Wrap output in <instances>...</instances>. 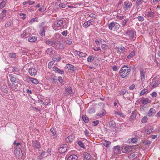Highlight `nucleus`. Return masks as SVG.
<instances>
[{"label": "nucleus", "mask_w": 160, "mask_h": 160, "mask_svg": "<svg viewBox=\"0 0 160 160\" xmlns=\"http://www.w3.org/2000/svg\"><path fill=\"white\" fill-rule=\"evenodd\" d=\"M32 146L35 149H39L40 148L41 146L39 142L38 141H33L32 142Z\"/></svg>", "instance_id": "nucleus-11"}, {"label": "nucleus", "mask_w": 160, "mask_h": 160, "mask_svg": "<svg viewBox=\"0 0 160 160\" xmlns=\"http://www.w3.org/2000/svg\"><path fill=\"white\" fill-rule=\"evenodd\" d=\"M1 90L3 92L7 93L8 92V88L7 86L5 85H3L1 86Z\"/></svg>", "instance_id": "nucleus-26"}, {"label": "nucleus", "mask_w": 160, "mask_h": 160, "mask_svg": "<svg viewBox=\"0 0 160 160\" xmlns=\"http://www.w3.org/2000/svg\"><path fill=\"white\" fill-rule=\"evenodd\" d=\"M28 78L29 80L31 82L35 84H37L39 83V82L38 80L34 78L29 77Z\"/></svg>", "instance_id": "nucleus-25"}, {"label": "nucleus", "mask_w": 160, "mask_h": 160, "mask_svg": "<svg viewBox=\"0 0 160 160\" xmlns=\"http://www.w3.org/2000/svg\"><path fill=\"white\" fill-rule=\"evenodd\" d=\"M9 86L11 88H12L13 89H16L17 88H16L15 84L14 83H10L9 84Z\"/></svg>", "instance_id": "nucleus-55"}, {"label": "nucleus", "mask_w": 160, "mask_h": 160, "mask_svg": "<svg viewBox=\"0 0 160 160\" xmlns=\"http://www.w3.org/2000/svg\"><path fill=\"white\" fill-rule=\"evenodd\" d=\"M55 61L53 60L49 62L48 65V67L49 68H51L52 66L54 64Z\"/></svg>", "instance_id": "nucleus-50"}, {"label": "nucleus", "mask_w": 160, "mask_h": 160, "mask_svg": "<svg viewBox=\"0 0 160 160\" xmlns=\"http://www.w3.org/2000/svg\"><path fill=\"white\" fill-rule=\"evenodd\" d=\"M160 84V81L158 80H152L150 84V88L151 89H153L158 87Z\"/></svg>", "instance_id": "nucleus-4"}, {"label": "nucleus", "mask_w": 160, "mask_h": 160, "mask_svg": "<svg viewBox=\"0 0 160 160\" xmlns=\"http://www.w3.org/2000/svg\"><path fill=\"white\" fill-rule=\"evenodd\" d=\"M34 1H31V0H28L24 2H23V5H25L27 4H28L29 5H32L34 4Z\"/></svg>", "instance_id": "nucleus-34"}, {"label": "nucleus", "mask_w": 160, "mask_h": 160, "mask_svg": "<svg viewBox=\"0 0 160 160\" xmlns=\"http://www.w3.org/2000/svg\"><path fill=\"white\" fill-rule=\"evenodd\" d=\"M55 46L53 47L56 50L62 49L64 48V46L63 43L57 42L55 41Z\"/></svg>", "instance_id": "nucleus-7"}, {"label": "nucleus", "mask_w": 160, "mask_h": 160, "mask_svg": "<svg viewBox=\"0 0 160 160\" xmlns=\"http://www.w3.org/2000/svg\"><path fill=\"white\" fill-rule=\"evenodd\" d=\"M127 93H128V92L126 90H122L119 92V94L120 95H123Z\"/></svg>", "instance_id": "nucleus-44"}, {"label": "nucleus", "mask_w": 160, "mask_h": 160, "mask_svg": "<svg viewBox=\"0 0 160 160\" xmlns=\"http://www.w3.org/2000/svg\"><path fill=\"white\" fill-rule=\"evenodd\" d=\"M135 53L134 51H133L130 53L129 55L127 56V58L128 59H130L133 57L134 56Z\"/></svg>", "instance_id": "nucleus-39"}, {"label": "nucleus", "mask_w": 160, "mask_h": 160, "mask_svg": "<svg viewBox=\"0 0 160 160\" xmlns=\"http://www.w3.org/2000/svg\"><path fill=\"white\" fill-rule=\"evenodd\" d=\"M20 16L21 18L23 19H25L26 18V15L25 14L21 13L20 14Z\"/></svg>", "instance_id": "nucleus-60"}, {"label": "nucleus", "mask_w": 160, "mask_h": 160, "mask_svg": "<svg viewBox=\"0 0 160 160\" xmlns=\"http://www.w3.org/2000/svg\"><path fill=\"white\" fill-rule=\"evenodd\" d=\"M84 133L86 136L88 137L89 136L90 133L88 131L87 129H85L84 131Z\"/></svg>", "instance_id": "nucleus-58"}, {"label": "nucleus", "mask_w": 160, "mask_h": 160, "mask_svg": "<svg viewBox=\"0 0 160 160\" xmlns=\"http://www.w3.org/2000/svg\"><path fill=\"white\" fill-rule=\"evenodd\" d=\"M153 129H147V130H146V133L148 134H150L152 131Z\"/></svg>", "instance_id": "nucleus-62"}, {"label": "nucleus", "mask_w": 160, "mask_h": 160, "mask_svg": "<svg viewBox=\"0 0 160 160\" xmlns=\"http://www.w3.org/2000/svg\"><path fill=\"white\" fill-rule=\"evenodd\" d=\"M140 77L141 80L143 81L145 78V72L144 69L142 68H141L140 69Z\"/></svg>", "instance_id": "nucleus-16"}, {"label": "nucleus", "mask_w": 160, "mask_h": 160, "mask_svg": "<svg viewBox=\"0 0 160 160\" xmlns=\"http://www.w3.org/2000/svg\"><path fill=\"white\" fill-rule=\"evenodd\" d=\"M111 144V142L105 140L104 141L103 144L104 145L108 147Z\"/></svg>", "instance_id": "nucleus-45"}, {"label": "nucleus", "mask_w": 160, "mask_h": 160, "mask_svg": "<svg viewBox=\"0 0 160 160\" xmlns=\"http://www.w3.org/2000/svg\"><path fill=\"white\" fill-rule=\"evenodd\" d=\"M15 155L17 158H20L22 157L23 154L20 147L16 148L14 151Z\"/></svg>", "instance_id": "nucleus-3"}, {"label": "nucleus", "mask_w": 160, "mask_h": 160, "mask_svg": "<svg viewBox=\"0 0 160 160\" xmlns=\"http://www.w3.org/2000/svg\"><path fill=\"white\" fill-rule=\"evenodd\" d=\"M120 147L119 145L115 146L114 147V151L116 153H118L120 150Z\"/></svg>", "instance_id": "nucleus-38"}, {"label": "nucleus", "mask_w": 160, "mask_h": 160, "mask_svg": "<svg viewBox=\"0 0 160 160\" xmlns=\"http://www.w3.org/2000/svg\"><path fill=\"white\" fill-rule=\"evenodd\" d=\"M143 142L145 145H149L151 143V142L149 140H145Z\"/></svg>", "instance_id": "nucleus-63"}, {"label": "nucleus", "mask_w": 160, "mask_h": 160, "mask_svg": "<svg viewBox=\"0 0 160 160\" xmlns=\"http://www.w3.org/2000/svg\"><path fill=\"white\" fill-rule=\"evenodd\" d=\"M156 112V110L153 108H151L150 109L148 113V115L149 117L153 116Z\"/></svg>", "instance_id": "nucleus-18"}, {"label": "nucleus", "mask_w": 160, "mask_h": 160, "mask_svg": "<svg viewBox=\"0 0 160 160\" xmlns=\"http://www.w3.org/2000/svg\"><path fill=\"white\" fill-rule=\"evenodd\" d=\"M126 34L130 38H132L134 35V31L131 30H128L126 32Z\"/></svg>", "instance_id": "nucleus-15"}, {"label": "nucleus", "mask_w": 160, "mask_h": 160, "mask_svg": "<svg viewBox=\"0 0 160 160\" xmlns=\"http://www.w3.org/2000/svg\"><path fill=\"white\" fill-rule=\"evenodd\" d=\"M61 57L58 56L57 57H54L52 58V60H54L55 62L56 61H57L58 62L60 61L61 59Z\"/></svg>", "instance_id": "nucleus-54"}, {"label": "nucleus", "mask_w": 160, "mask_h": 160, "mask_svg": "<svg viewBox=\"0 0 160 160\" xmlns=\"http://www.w3.org/2000/svg\"><path fill=\"white\" fill-rule=\"evenodd\" d=\"M75 53L79 56L83 57H85L87 56L86 54L78 51H75Z\"/></svg>", "instance_id": "nucleus-24"}, {"label": "nucleus", "mask_w": 160, "mask_h": 160, "mask_svg": "<svg viewBox=\"0 0 160 160\" xmlns=\"http://www.w3.org/2000/svg\"><path fill=\"white\" fill-rule=\"evenodd\" d=\"M118 53L120 54L124 53L125 50V48L124 47H121L120 49L118 48Z\"/></svg>", "instance_id": "nucleus-37"}, {"label": "nucleus", "mask_w": 160, "mask_h": 160, "mask_svg": "<svg viewBox=\"0 0 160 160\" xmlns=\"http://www.w3.org/2000/svg\"><path fill=\"white\" fill-rule=\"evenodd\" d=\"M83 120L86 123H88L89 121V118L86 115H83L82 116Z\"/></svg>", "instance_id": "nucleus-41"}, {"label": "nucleus", "mask_w": 160, "mask_h": 160, "mask_svg": "<svg viewBox=\"0 0 160 160\" xmlns=\"http://www.w3.org/2000/svg\"><path fill=\"white\" fill-rule=\"evenodd\" d=\"M6 2L2 1L0 4V9H2L4 8L6 4Z\"/></svg>", "instance_id": "nucleus-51"}, {"label": "nucleus", "mask_w": 160, "mask_h": 160, "mask_svg": "<svg viewBox=\"0 0 160 160\" xmlns=\"http://www.w3.org/2000/svg\"><path fill=\"white\" fill-rule=\"evenodd\" d=\"M140 101L144 105H146L148 103L149 100L147 98L143 97L142 98Z\"/></svg>", "instance_id": "nucleus-22"}, {"label": "nucleus", "mask_w": 160, "mask_h": 160, "mask_svg": "<svg viewBox=\"0 0 160 160\" xmlns=\"http://www.w3.org/2000/svg\"><path fill=\"white\" fill-rule=\"evenodd\" d=\"M114 114L117 115H118V116H119L120 117H123L124 116V114L123 113L121 112L118 111H114Z\"/></svg>", "instance_id": "nucleus-36"}, {"label": "nucleus", "mask_w": 160, "mask_h": 160, "mask_svg": "<svg viewBox=\"0 0 160 160\" xmlns=\"http://www.w3.org/2000/svg\"><path fill=\"white\" fill-rule=\"evenodd\" d=\"M94 59V57L92 56H89L87 58V61L88 62H91L93 61Z\"/></svg>", "instance_id": "nucleus-42"}, {"label": "nucleus", "mask_w": 160, "mask_h": 160, "mask_svg": "<svg viewBox=\"0 0 160 160\" xmlns=\"http://www.w3.org/2000/svg\"><path fill=\"white\" fill-rule=\"evenodd\" d=\"M78 158V157L76 155L73 154L68 157V160H77Z\"/></svg>", "instance_id": "nucleus-29"}, {"label": "nucleus", "mask_w": 160, "mask_h": 160, "mask_svg": "<svg viewBox=\"0 0 160 160\" xmlns=\"http://www.w3.org/2000/svg\"><path fill=\"white\" fill-rule=\"evenodd\" d=\"M132 147L130 146H123L122 149V151L123 153L130 152L132 151Z\"/></svg>", "instance_id": "nucleus-8"}, {"label": "nucleus", "mask_w": 160, "mask_h": 160, "mask_svg": "<svg viewBox=\"0 0 160 160\" xmlns=\"http://www.w3.org/2000/svg\"><path fill=\"white\" fill-rule=\"evenodd\" d=\"M129 21V19L128 18H127L123 20L122 23V27H124L126 26V24L127 23H128Z\"/></svg>", "instance_id": "nucleus-40"}, {"label": "nucleus", "mask_w": 160, "mask_h": 160, "mask_svg": "<svg viewBox=\"0 0 160 160\" xmlns=\"http://www.w3.org/2000/svg\"><path fill=\"white\" fill-rule=\"evenodd\" d=\"M101 48L102 49L106 50L108 49V46L105 44H103L101 46Z\"/></svg>", "instance_id": "nucleus-52"}, {"label": "nucleus", "mask_w": 160, "mask_h": 160, "mask_svg": "<svg viewBox=\"0 0 160 160\" xmlns=\"http://www.w3.org/2000/svg\"><path fill=\"white\" fill-rule=\"evenodd\" d=\"M67 144L62 145L58 149L59 152L61 153H63L66 152L67 150Z\"/></svg>", "instance_id": "nucleus-9"}, {"label": "nucleus", "mask_w": 160, "mask_h": 160, "mask_svg": "<svg viewBox=\"0 0 160 160\" xmlns=\"http://www.w3.org/2000/svg\"><path fill=\"white\" fill-rule=\"evenodd\" d=\"M147 91V89H143L140 92V93L139 94L140 96H142V95H143L144 94H145L146 93V92Z\"/></svg>", "instance_id": "nucleus-57"}, {"label": "nucleus", "mask_w": 160, "mask_h": 160, "mask_svg": "<svg viewBox=\"0 0 160 160\" xmlns=\"http://www.w3.org/2000/svg\"><path fill=\"white\" fill-rule=\"evenodd\" d=\"M116 123L114 121L112 120L110 121L109 123V126L111 128H114L116 126Z\"/></svg>", "instance_id": "nucleus-30"}, {"label": "nucleus", "mask_w": 160, "mask_h": 160, "mask_svg": "<svg viewBox=\"0 0 160 160\" xmlns=\"http://www.w3.org/2000/svg\"><path fill=\"white\" fill-rule=\"evenodd\" d=\"M10 57L12 58H15L16 57V54L14 53H10L9 54Z\"/></svg>", "instance_id": "nucleus-49"}, {"label": "nucleus", "mask_w": 160, "mask_h": 160, "mask_svg": "<svg viewBox=\"0 0 160 160\" xmlns=\"http://www.w3.org/2000/svg\"><path fill=\"white\" fill-rule=\"evenodd\" d=\"M66 66L67 68L69 70H74L75 69V68L72 65L68 64H67Z\"/></svg>", "instance_id": "nucleus-33"}, {"label": "nucleus", "mask_w": 160, "mask_h": 160, "mask_svg": "<svg viewBox=\"0 0 160 160\" xmlns=\"http://www.w3.org/2000/svg\"><path fill=\"white\" fill-rule=\"evenodd\" d=\"M29 72L32 76H35L37 73L36 69L33 68H31L29 69Z\"/></svg>", "instance_id": "nucleus-13"}, {"label": "nucleus", "mask_w": 160, "mask_h": 160, "mask_svg": "<svg viewBox=\"0 0 160 160\" xmlns=\"http://www.w3.org/2000/svg\"><path fill=\"white\" fill-rule=\"evenodd\" d=\"M8 11H7L5 9H4L2 11V13L0 14V19L2 20H5V17L6 16V13H8Z\"/></svg>", "instance_id": "nucleus-14"}, {"label": "nucleus", "mask_w": 160, "mask_h": 160, "mask_svg": "<svg viewBox=\"0 0 160 160\" xmlns=\"http://www.w3.org/2000/svg\"><path fill=\"white\" fill-rule=\"evenodd\" d=\"M65 90L67 94H71L73 93V90L72 88L69 86L66 87L65 88Z\"/></svg>", "instance_id": "nucleus-21"}, {"label": "nucleus", "mask_w": 160, "mask_h": 160, "mask_svg": "<svg viewBox=\"0 0 160 160\" xmlns=\"http://www.w3.org/2000/svg\"><path fill=\"white\" fill-rule=\"evenodd\" d=\"M148 120V118L146 116L143 117L141 120V122L143 123H145Z\"/></svg>", "instance_id": "nucleus-47"}, {"label": "nucleus", "mask_w": 160, "mask_h": 160, "mask_svg": "<svg viewBox=\"0 0 160 160\" xmlns=\"http://www.w3.org/2000/svg\"><path fill=\"white\" fill-rule=\"evenodd\" d=\"M145 16L147 18H152L154 16L155 13L154 12H152L151 10H146L145 12Z\"/></svg>", "instance_id": "nucleus-6"}, {"label": "nucleus", "mask_w": 160, "mask_h": 160, "mask_svg": "<svg viewBox=\"0 0 160 160\" xmlns=\"http://www.w3.org/2000/svg\"><path fill=\"white\" fill-rule=\"evenodd\" d=\"M120 27L119 24L116 22H113L109 24L108 28L110 30H112L113 29L114 30L118 29Z\"/></svg>", "instance_id": "nucleus-2"}, {"label": "nucleus", "mask_w": 160, "mask_h": 160, "mask_svg": "<svg viewBox=\"0 0 160 160\" xmlns=\"http://www.w3.org/2000/svg\"><path fill=\"white\" fill-rule=\"evenodd\" d=\"M63 23V21L62 19L56 20L54 22L53 28H58L61 26Z\"/></svg>", "instance_id": "nucleus-5"}, {"label": "nucleus", "mask_w": 160, "mask_h": 160, "mask_svg": "<svg viewBox=\"0 0 160 160\" xmlns=\"http://www.w3.org/2000/svg\"><path fill=\"white\" fill-rule=\"evenodd\" d=\"M136 117V115L135 114L133 113L132 115L131 116L130 118V120L132 122L133 120H134L135 118Z\"/></svg>", "instance_id": "nucleus-46"}, {"label": "nucleus", "mask_w": 160, "mask_h": 160, "mask_svg": "<svg viewBox=\"0 0 160 160\" xmlns=\"http://www.w3.org/2000/svg\"><path fill=\"white\" fill-rule=\"evenodd\" d=\"M53 50L51 48H48L46 51L47 54L52 55L53 54Z\"/></svg>", "instance_id": "nucleus-35"}, {"label": "nucleus", "mask_w": 160, "mask_h": 160, "mask_svg": "<svg viewBox=\"0 0 160 160\" xmlns=\"http://www.w3.org/2000/svg\"><path fill=\"white\" fill-rule=\"evenodd\" d=\"M64 42L65 43L69 45H70L72 43V40L70 39H66L65 40Z\"/></svg>", "instance_id": "nucleus-43"}, {"label": "nucleus", "mask_w": 160, "mask_h": 160, "mask_svg": "<svg viewBox=\"0 0 160 160\" xmlns=\"http://www.w3.org/2000/svg\"><path fill=\"white\" fill-rule=\"evenodd\" d=\"M49 81L52 84H54L57 81L56 77L53 75L51 74L49 78Z\"/></svg>", "instance_id": "nucleus-17"}, {"label": "nucleus", "mask_w": 160, "mask_h": 160, "mask_svg": "<svg viewBox=\"0 0 160 160\" xmlns=\"http://www.w3.org/2000/svg\"><path fill=\"white\" fill-rule=\"evenodd\" d=\"M92 21L90 20H88L85 22L83 24V27L85 28H87L89 27L90 24L93 25L91 23Z\"/></svg>", "instance_id": "nucleus-31"}, {"label": "nucleus", "mask_w": 160, "mask_h": 160, "mask_svg": "<svg viewBox=\"0 0 160 160\" xmlns=\"http://www.w3.org/2000/svg\"><path fill=\"white\" fill-rule=\"evenodd\" d=\"M21 143L19 142H16L15 141H14L13 143V144L16 147L18 148L19 147H20L21 148Z\"/></svg>", "instance_id": "nucleus-56"}, {"label": "nucleus", "mask_w": 160, "mask_h": 160, "mask_svg": "<svg viewBox=\"0 0 160 160\" xmlns=\"http://www.w3.org/2000/svg\"><path fill=\"white\" fill-rule=\"evenodd\" d=\"M93 126H97L99 123V122L98 120L93 121Z\"/></svg>", "instance_id": "nucleus-61"}, {"label": "nucleus", "mask_w": 160, "mask_h": 160, "mask_svg": "<svg viewBox=\"0 0 160 160\" xmlns=\"http://www.w3.org/2000/svg\"><path fill=\"white\" fill-rule=\"evenodd\" d=\"M47 28L48 26H47L40 27L39 34L41 36L43 37L45 36V30Z\"/></svg>", "instance_id": "nucleus-12"}, {"label": "nucleus", "mask_w": 160, "mask_h": 160, "mask_svg": "<svg viewBox=\"0 0 160 160\" xmlns=\"http://www.w3.org/2000/svg\"><path fill=\"white\" fill-rule=\"evenodd\" d=\"M10 80L11 82H15L16 78L13 76H11L10 78Z\"/></svg>", "instance_id": "nucleus-64"}, {"label": "nucleus", "mask_w": 160, "mask_h": 160, "mask_svg": "<svg viewBox=\"0 0 160 160\" xmlns=\"http://www.w3.org/2000/svg\"><path fill=\"white\" fill-rule=\"evenodd\" d=\"M37 38L36 36H31L29 38L28 41L31 42H33L37 41Z\"/></svg>", "instance_id": "nucleus-28"}, {"label": "nucleus", "mask_w": 160, "mask_h": 160, "mask_svg": "<svg viewBox=\"0 0 160 160\" xmlns=\"http://www.w3.org/2000/svg\"><path fill=\"white\" fill-rule=\"evenodd\" d=\"M142 0H137L136 4L137 7L138 6L142 3Z\"/></svg>", "instance_id": "nucleus-59"}, {"label": "nucleus", "mask_w": 160, "mask_h": 160, "mask_svg": "<svg viewBox=\"0 0 160 160\" xmlns=\"http://www.w3.org/2000/svg\"><path fill=\"white\" fill-rule=\"evenodd\" d=\"M53 69L54 71L59 74H62L64 73V72L63 70L60 69L58 68H57L56 67H53Z\"/></svg>", "instance_id": "nucleus-20"}, {"label": "nucleus", "mask_w": 160, "mask_h": 160, "mask_svg": "<svg viewBox=\"0 0 160 160\" xmlns=\"http://www.w3.org/2000/svg\"><path fill=\"white\" fill-rule=\"evenodd\" d=\"M46 152L45 151H42L40 155L38 156V159H41L45 157Z\"/></svg>", "instance_id": "nucleus-32"}, {"label": "nucleus", "mask_w": 160, "mask_h": 160, "mask_svg": "<svg viewBox=\"0 0 160 160\" xmlns=\"http://www.w3.org/2000/svg\"><path fill=\"white\" fill-rule=\"evenodd\" d=\"M130 72V67L128 66L124 65L122 66L119 71V74L121 77L124 78L129 74Z\"/></svg>", "instance_id": "nucleus-1"}, {"label": "nucleus", "mask_w": 160, "mask_h": 160, "mask_svg": "<svg viewBox=\"0 0 160 160\" xmlns=\"http://www.w3.org/2000/svg\"><path fill=\"white\" fill-rule=\"evenodd\" d=\"M84 160H91V157L89 153L87 152L85 153L84 154Z\"/></svg>", "instance_id": "nucleus-27"}, {"label": "nucleus", "mask_w": 160, "mask_h": 160, "mask_svg": "<svg viewBox=\"0 0 160 160\" xmlns=\"http://www.w3.org/2000/svg\"><path fill=\"white\" fill-rule=\"evenodd\" d=\"M55 41L54 40L51 41L49 40H48L46 41L45 43L47 45L54 47L55 46Z\"/></svg>", "instance_id": "nucleus-19"}, {"label": "nucleus", "mask_w": 160, "mask_h": 160, "mask_svg": "<svg viewBox=\"0 0 160 160\" xmlns=\"http://www.w3.org/2000/svg\"><path fill=\"white\" fill-rule=\"evenodd\" d=\"M138 21L140 22H142L144 21V19L143 16H139L138 17Z\"/></svg>", "instance_id": "nucleus-53"}, {"label": "nucleus", "mask_w": 160, "mask_h": 160, "mask_svg": "<svg viewBox=\"0 0 160 160\" xmlns=\"http://www.w3.org/2000/svg\"><path fill=\"white\" fill-rule=\"evenodd\" d=\"M132 6V4L128 2L125 1L124 2V4L123 6V8L124 10L126 11L129 9Z\"/></svg>", "instance_id": "nucleus-10"}, {"label": "nucleus", "mask_w": 160, "mask_h": 160, "mask_svg": "<svg viewBox=\"0 0 160 160\" xmlns=\"http://www.w3.org/2000/svg\"><path fill=\"white\" fill-rule=\"evenodd\" d=\"M36 21L38 22V18L37 17L35 18L32 19L29 22V23L31 24H32L33 22Z\"/></svg>", "instance_id": "nucleus-48"}, {"label": "nucleus", "mask_w": 160, "mask_h": 160, "mask_svg": "<svg viewBox=\"0 0 160 160\" xmlns=\"http://www.w3.org/2000/svg\"><path fill=\"white\" fill-rule=\"evenodd\" d=\"M74 138H75L73 135H71L67 137L66 138L65 140L66 141L68 142H70L73 141Z\"/></svg>", "instance_id": "nucleus-23"}]
</instances>
